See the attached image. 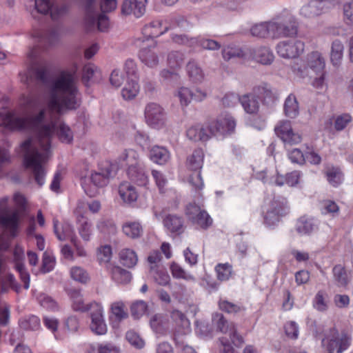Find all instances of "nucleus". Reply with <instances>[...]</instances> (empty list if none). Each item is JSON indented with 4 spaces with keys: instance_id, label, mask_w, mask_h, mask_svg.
Instances as JSON below:
<instances>
[{
    "instance_id": "dca6fc26",
    "label": "nucleus",
    "mask_w": 353,
    "mask_h": 353,
    "mask_svg": "<svg viewBox=\"0 0 353 353\" xmlns=\"http://www.w3.org/2000/svg\"><path fill=\"white\" fill-rule=\"evenodd\" d=\"M269 37L279 38L282 37H292L297 33V26L292 24L290 26L281 23L268 22Z\"/></svg>"
},
{
    "instance_id": "393cba45",
    "label": "nucleus",
    "mask_w": 353,
    "mask_h": 353,
    "mask_svg": "<svg viewBox=\"0 0 353 353\" xmlns=\"http://www.w3.org/2000/svg\"><path fill=\"white\" fill-rule=\"evenodd\" d=\"M149 157L154 163L164 165L169 161L170 154L165 148L154 145L150 150Z\"/></svg>"
},
{
    "instance_id": "ea45409f",
    "label": "nucleus",
    "mask_w": 353,
    "mask_h": 353,
    "mask_svg": "<svg viewBox=\"0 0 353 353\" xmlns=\"http://www.w3.org/2000/svg\"><path fill=\"white\" fill-rule=\"evenodd\" d=\"M52 2L50 0H34L33 8L30 10V14L34 19L39 14L46 15L49 13Z\"/></svg>"
},
{
    "instance_id": "a211bd4d",
    "label": "nucleus",
    "mask_w": 353,
    "mask_h": 353,
    "mask_svg": "<svg viewBox=\"0 0 353 353\" xmlns=\"http://www.w3.org/2000/svg\"><path fill=\"white\" fill-rule=\"evenodd\" d=\"M338 0H312L300 10V14L305 18H313L320 15L323 8V3H335Z\"/></svg>"
},
{
    "instance_id": "4468645a",
    "label": "nucleus",
    "mask_w": 353,
    "mask_h": 353,
    "mask_svg": "<svg viewBox=\"0 0 353 353\" xmlns=\"http://www.w3.org/2000/svg\"><path fill=\"white\" fill-rule=\"evenodd\" d=\"M157 43L152 41V44L148 48L143 47L139 50V58L142 63L150 68H157L160 62L159 54L156 50Z\"/></svg>"
},
{
    "instance_id": "ddd939ff",
    "label": "nucleus",
    "mask_w": 353,
    "mask_h": 353,
    "mask_svg": "<svg viewBox=\"0 0 353 353\" xmlns=\"http://www.w3.org/2000/svg\"><path fill=\"white\" fill-rule=\"evenodd\" d=\"M32 37L41 45L48 47L58 42L61 37V31L58 27L52 28L48 31L35 30L32 32Z\"/></svg>"
},
{
    "instance_id": "9b49d317",
    "label": "nucleus",
    "mask_w": 353,
    "mask_h": 353,
    "mask_svg": "<svg viewBox=\"0 0 353 353\" xmlns=\"http://www.w3.org/2000/svg\"><path fill=\"white\" fill-rule=\"evenodd\" d=\"M304 43L300 40L281 41L276 46L279 56L285 59L295 58L304 50Z\"/></svg>"
},
{
    "instance_id": "4d7b16f0",
    "label": "nucleus",
    "mask_w": 353,
    "mask_h": 353,
    "mask_svg": "<svg viewBox=\"0 0 353 353\" xmlns=\"http://www.w3.org/2000/svg\"><path fill=\"white\" fill-rule=\"evenodd\" d=\"M79 232L84 241H89L92 233V223L86 219L82 217L79 220Z\"/></svg>"
},
{
    "instance_id": "b1692460",
    "label": "nucleus",
    "mask_w": 353,
    "mask_h": 353,
    "mask_svg": "<svg viewBox=\"0 0 353 353\" xmlns=\"http://www.w3.org/2000/svg\"><path fill=\"white\" fill-rule=\"evenodd\" d=\"M240 103L245 112L250 114H255L259 110V102L253 93L243 94L240 97Z\"/></svg>"
},
{
    "instance_id": "c9c22d12",
    "label": "nucleus",
    "mask_w": 353,
    "mask_h": 353,
    "mask_svg": "<svg viewBox=\"0 0 353 353\" xmlns=\"http://www.w3.org/2000/svg\"><path fill=\"white\" fill-rule=\"evenodd\" d=\"M101 74L98 68L91 63H88L83 67L82 79L88 85L91 82H97L101 79Z\"/></svg>"
},
{
    "instance_id": "680f3d73",
    "label": "nucleus",
    "mask_w": 353,
    "mask_h": 353,
    "mask_svg": "<svg viewBox=\"0 0 353 353\" xmlns=\"http://www.w3.org/2000/svg\"><path fill=\"white\" fill-rule=\"evenodd\" d=\"M111 312L118 321H121L128 317V313L125 311V306L123 302H114L111 305Z\"/></svg>"
},
{
    "instance_id": "7ed1b4c3",
    "label": "nucleus",
    "mask_w": 353,
    "mask_h": 353,
    "mask_svg": "<svg viewBox=\"0 0 353 353\" xmlns=\"http://www.w3.org/2000/svg\"><path fill=\"white\" fill-rule=\"evenodd\" d=\"M112 172V166L108 162L100 165L98 170L92 172L89 177L90 183L95 188H87L84 186L86 194L90 196H95L97 193V188H103L108 184Z\"/></svg>"
},
{
    "instance_id": "aec40b11",
    "label": "nucleus",
    "mask_w": 353,
    "mask_h": 353,
    "mask_svg": "<svg viewBox=\"0 0 353 353\" xmlns=\"http://www.w3.org/2000/svg\"><path fill=\"white\" fill-rule=\"evenodd\" d=\"M53 229L54 232L59 241H65L67 239L70 240V241L76 245V241H77V237L75 234L73 227L68 223H65L61 225V229L63 231V234L60 233L59 221L57 219H53Z\"/></svg>"
},
{
    "instance_id": "f704fd0d",
    "label": "nucleus",
    "mask_w": 353,
    "mask_h": 353,
    "mask_svg": "<svg viewBox=\"0 0 353 353\" xmlns=\"http://www.w3.org/2000/svg\"><path fill=\"white\" fill-rule=\"evenodd\" d=\"M128 174L129 178L139 185L145 186L148 183V177L140 165L128 169Z\"/></svg>"
},
{
    "instance_id": "4be33fe9",
    "label": "nucleus",
    "mask_w": 353,
    "mask_h": 353,
    "mask_svg": "<svg viewBox=\"0 0 353 353\" xmlns=\"http://www.w3.org/2000/svg\"><path fill=\"white\" fill-rule=\"evenodd\" d=\"M150 325L153 332L159 336L166 335L169 332V320L161 314H156L150 320Z\"/></svg>"
},
{
    "instance_id": "473e14b6",
    "label": "nucleus",
    "mask_w": 353,
    "mask_h": 353,
    "mask_svg": "<svg viewBox=\"0 0 353 353\" xmlns=\"http://www.w3.org/2000/svg\"><path fill=\"white\" fill-rule=\"evenodd\" d=\"M122 231L128 237L135 239L141 237L143 234V228L139 222L128 221L123 223Z\"/></svg>"
},
{
    "instance_id": "338daca9",
    "label": "nucleus",
    "mask_w": 353,
    "mask_h": 353,
    "mask_svg": "<svg viewBox=\"0 0 353 353\" xmlns=\"http://www.w3.org/2000/svg\"><path fill=\"white\" fill-rule=\"evenodd\" d=\"M125 338L128 341L136 348L141 349L145 345L144 341L133 330L128 331L126 333Z\"/></svg>"
},
{
    "instance_id": "0eeeda50",
    "label": "nucleus",
    "mask_w": 353,
    "mask_h": 353,
    "mask_svg": "<svg viewBox=\"0 0 353 353\" xmlns=\"http://www.w3.org/2000/svg\"><path fill=\"white\" fill-rule=\"evenodd\" d=\"M288 212V207L285 201L274 200L270 203L264 215V223L269 227L274 226L280 221L281 217Z\"/></svg>"
},
{
    "instance_id": "f257e3e1",
    "label": "nucleus",
    "mask_w": 353,
    "mask_h": 353,
    "mask_svg": "<svg viewBox=\"0 0 353 353\" xmlns=\"http://www.w3.org/2000/svg\"><path fill=\"white\" fill-rule=\"evenodd\" d=\"M34 75L41 83H48V72L45 66L36 67ZM79 95L74 72L63 71L49 82L46 105L38 100H31L26 114L0 111L1 127L10 131L34 132L35 138L26 139L21 147L24 153V166L39 186L45 181L53 136L56 134L63 143L72 141V132L61 117L80 106Z\"/></svg>"
},
{
    "instance_id": "8fccbe9b",
    "label": "nucleus",
    "mask_w": 353,
    "mask_h": 353,
    "mask_svg": "<svg viewBox=\"0 0 353 353\" xmlns=\"http://www.w3.org/2000/svg\"><path fill=\"white\" fill-rule=\"evenodd\" d=\"M40 325V319L34 315L25 316L19 320V326L26 330H37Z\"/></svg>"
},
{
    "instance_id": "bf43d9fd",
    "label": "nucleus",
    "mask_w": 353,
    "mask_h": 353,
    "mask_svg": "<svg viewBox=\"0 0 353 353\" xmlns=\"http://www.w3.org/2000/svg\"><path fill=\"white\" fill-rule=\"evenodd\" d=\"M339 211V205L333 201L325 200L321 203V212L323 214H330L335 216Z\"/></svg>"
},
{
    "instance_id": "5701e85b",
    "label": "nucleus",
    "mask_w": 353,
    "mask_h": 353,
    "mask_svg": "<svg viewBox=\"0 0 353 353\" xmlns=\"http://www.w3.org/2000/svg\"><path fill=\"white\" fill-rule=\"evenodd\" d=\"M15 259V268L19 273L20 278L23 282L24 288L28 289L30 286V275L26 270L24 265L21 262L23 258V250L20 247H16L14 252Z\"/></svg>"
},
{
    "instance_id": "412c9836",
    "label": "nucleus",
    "mask_w": 353,
    "mask_h": 353,
    "mask_svg": "<svg viewBox=\"0 0 353 353\" xmlns=\"http://www.w3.org/2000/svg\"><path fill=\"white\" fill-rule=\"evenodd\" d=\"M318 227L319 223L316 220L303 216L296 221L295 230L299 235H310L312 232L316 230Z\"/></svg>"
},
{
    "instance_id": "f03ea898",
    "label": "nucleus",
    "mask_w": 353,
    "mask_h": 353,
    "mask_svg": "<svg viewBox=\"0 0 353 353\" xmlns=\"http://www.w3.org/2000/svg\"><path fill=\"white\" fill-rule=\"evenodd\" d=\"M85 4V16L84 23L85 28L89 31L96 28L101 32H105L110 27L109 19L101 14H97L94 6L95 0H84Z\"/></svg>"
},
{
    "instance_id": "09e8293b",
    "label": "nucleus",
    "mask_w": 353,
    "mask_h": 353,
    "mask_svg": "<svg viewBox=\"0 0 353 353\" xmlns=\"http://www.w3.org/2000/svg\"><path fill=\"white\" fill-rule=\"evenodd\" d=\"M313 307L319 312H325L328 309V295L325 290H319L316 294L313 301Z\"/></svg>"
},
{
    "instance_id": "f8f14e48",
    "label": "nucleus",
    "mask_w": 353,
    "mask_h": 353,
    "mask_svg": "<svg viewBox=\"0 0 353 353\" xmlns=\"http://www.w3.org/2000/svg\"><path fill=\"white\" fill-rule=\"evenodd\" d=\"M91 323L90 329L97 334H104L107 331L103 316V307L97 302L90 303Z\"/></svg>"
},
{
    "instance_id": "c85d7f7f",
    "label": "nucleus",
    "mask_w": 353,
    "mask_h": 353,
    "mask_svg": "<svg viewBox=\"0 0 353 353\" xmlns=\"http://www.w3.org/2000/svg\"><path fill=\"white\" fill-rule=\"evenodd\" d=\"M139 154L135 150H125L119 156V163L121 166H127L130 169L139 165Z\"/></svg>"
},
{
    "instance_id": "79ce46f5",
    "label": "nucleus",
    "mask_w": 353,
    "mask_h": 353,
    "mask_svg": "<svg viewBox=\"0 0 353 353\" xmlns=\"http://www.w3.org/2000/svg\"><path fill=\"white\" fill-rule=\"evenodd\" d=\"M163 224L172 233L180 234L183 232L182 219L176 215H168L163 220Z\"/></svg>"
},
{
    "instance_id": "de8ad7c7",
    "label": "nucleus",
    "mask_w": 353,
    "mask_h": 353,
    "mask_svg": "<svg viewBox=\"0 0 353 353\" xmlns=\"http://www.w3.org/2000/svg\"><path fill=\"white\" fill-rule=\"evenodd\" d=\"M150 272L155 282L159 285L165 286L170 281V275L164 269H159V267L150 266Z\"/></svg>"
},
{
    "instance_id": "a19ab883",
    "label": "nucleus",
    "mask_w": 353,
    "mask_h": 353,
    "mask_svg": "<svg viewBox=\"0 0 353 353\" xmlns=\"http://www.w3.org/2000/svg\"><path fill=\"white\" fill-rule=\"evenodd\" d=\"M110 274L112 280L119 284H127L132 279L131 273L119 266H113L110 270Z\"/></svg>"
},
{
    "instance_id": "58836bf2",
    "label": "nucleus",
    "mask_w": 353,
    "mask_h": 353,
    "mask_svg": "<svg viewBox=\"0 0 353 353\" xmlns=\"http://www.w3.org/2000/svg\"><path fill=\"white\" fill-rule=\"evenodd\" d=\"M185 54L181 51L174 50L167 55V64L173 70H179L183 65Z\"/></svg>"
},
{
    "instance_id": "3c124183",
    "label": "nucleus",
    "mask_w": 353,
    "mask_h": 353,
    "mask_svg": "<svg viewBox=\"0 0 353 353\" xmlns=\"http://www.w3.org/2000/svg\"><path fill=\"white\" fill-rule=\"evenodd\" d=\"M172 275L175 279H182L188 281H195L193 275L187 273L179 264L173 263L170 265Z\"/></svg>"
},
{
    "instance_id": "423d86ee",
    "label": "nucleus",
    "mask_w": 353,
    "mask_h": 353,
    "mask_svg": "<svg viewBox=\"0 0 353 353\" xmlns=\"http://www.w3.org/2000/svg\"><path fill=\"white\" fill-rule=\"evenodd\" d=\"M144 115L146 123L152 128H159L165 125V110L157 103H148L145 108Z\"/></svg>"
},
{
    "instance_id": "774afa93",
    "label": "nucleus",
    "mask_w": 353,
    "mask_h": 353,
    "mask_svg": "<svg viewBox=\"0 0 353 353\" xmlns=\"http://www.w3.org/2000/svg\"><path fill=\"white\" fill-rule=\"evenodd\" d=\"M112 257V248L110 245H103L99 248L97 259L101 264L108 263Z\"/></svg>"
},
{
    "instance_id": "a18cd8bd",
    "label": "nucleus",
    "mask_w": 353,
    "mask_h": 353,
    "mask_svg": "<svg viewBox=\"0 0 353 353\" xmlns=\"http://www.w3.org/2000/svg\"><path fill=\"white\" fill-rule=\"evenodd\" d=\"M332 273L334 281L338 286L345 287L348 284L350 278L343 266L336 265L332 269Z\"/></svg>"
},
{
    "instance_id": "2f4dec72",
    "label": "nucleus",
    "mask_w": 353,
    "mask_h": 353,
    "mask_svg": "<svg viewBox=\"0 0 353 353\" xmlns=\"http://www.w3.org/2000/svg\"><path fill=\"white\" fill-rule=\"evenodd\" d=\"M307 65L314 72H321L325 68V59L319 52H312L307 54Z\"/></svg>"
},
{
    "instance_id": "37998d69",
    "label": "nucleus",
    "mask_w": 353,
    "mask_h": 353,
    "mask_svg": "<svg viewBox=\"0 0 353 353\" xmlns=\"http://www.w3.org/2000/svg\"><path fill=\"white\" fill-rule=\"evenodd\" d=\"M70 299L72 301V308L75 311H81L84 312L87 310H90V303L88 305L84 304L82 294L79 290H71L69 293Z\"/></svg>"
},
{
    "instance_id": "cd10ccee",
    "label": "nucleus",
    "mask_w": 353,
    "mask_h": 353,
    "mask_svg": "<svg viewBox=\"0 0 353 353\" xmlns=\"http://www.w3.org/2000/svg\"><path fill=\"white\" fill-rule=\"evenodd\" d=\"M119 193L125 203H131L137 201L138 194L135 188L129 182L125 181L120 184Z\"/></svg>"
},
{
    "instance_id": "1a4fd4ad",
    "label": "nucleus",
    "mask_w": 353,
    "mask_h": 353,
    "mask_svg": "<svg viewBox=\"0 0 353 353\" xmlns=\"http://www.w3.org/2000/svg\"><path fill=\"white\" fill-rule=\"evenodd\" d=\"M274 131L285 146L298 144L302 140L301 136L293 130L291 122L289 121H280L275 127Z\"/></svg>"
},
{
    "instance_id": "c03bdc74",
    "label": "nucleus",
    "mask_w": 353,
    "mask_h": 353,
    "mask_svg": "<svg viewBox=\"0 0 353 353\" xmlns=\"http://www.w3.org/2000/svg\"><path fill=\"white\" fill-rule=\"evenodd\" d=\"M139 85L137 80L129 79L122 89L121 95L125 100L134 99L139 92Z\"/></svg>"
},
{
    "instance_id": "13d9d810",
    "label": "nucleus",
    "mask_w": 353,
    "mask_h": 353,
    "mask_svg": "<svg viewBox=\"0 0 353 353\" xmlns=\"http://www.w3.org/2000/svg\"><path fill=\"white\" fill-rule=\"evenodd\" d=\"M329 183L333 186H337L341 183L342 174L339 169L335 168H328L325 172Z\"/></svg>"
},
{
    "instance_id": "6e6552de",
    "label": "nucleus",
    "mask_w": 353,
    "mask_h": 353,
    "mask_svg": "<svg viewBox=\"0 0 353 353\" xmlns=\"http://www.w3.org/2000/svg\"><path fill=\"white\" fill-rule=\"evenodd\" d=\"M212 321L218 330L229 334L234 345L240 346L243 343V337L237 333L236 325L233 323H228L222 314H214Z\"/></svg>"
},
{
    "instance_id": "052dcab7",
    "label": "nucleus",
    "mask_w": 353,
    "mask_h": 353,
    "mask_svg": "<svg viewBox=\"0 0 353 353\" xmlns=\"http://www.w3.org/2000/svg\"><path fill=\"white\" fill-rule=\"evenodd\" d=\"M268 22L255 24L250 29L252 36L260 38L269 37Z\"/></svg>"
},
{
    "instance_id": "6ab92c4d",
    "label": "nucleus",
    "mask_w": 353,
    "mask_h": 353,
    "mask_svg": "<svg viewBox=\"0 0 353 353\" xmlns=\"http://www.w3.org/2000/svg\"><path fill=\"white\" fill-rule=\"evenodd\" d=\"M170 316L175 325L176 334H187L190 332V322L182 312L174 310L172 311Z\"/></svg>"
},
{
    "instance_id": "20e7f679",
    "label": "nucleus",
    "mask_w": 353,
    "mask_h": 353,
    "mask_svg": "<svg viewBox=\"0 0 353 353\" xmlns=\"http://www.w3.org/2000/svg\"><path fill=\"white\" fill-rule=\"evenodd\" d=\"M8 197L0 199V224L8 230L10 235L14 237L17 235L19 215L17 211H10L8 209Z\"/></svg>"
},
{
    "instance_id": "bb28decb",
    "label": "nucleus",
    "mask_w": 353,
    "mask_h": 353,
    "mask_svg": "<svg viewBox=\"0 0 353 353\" xmlns=\"http://www.w3.org/2000/svg\"><path fill=\"white\" fill-rule=\"evenodd\" d=\"M186 71L190 81L193 83H201L203 81L204 72L195 60L191 59L188 62Z\"/></svg>"
},
{
    "instance_id": "e2e57ef3",
    "label": "nucleus",
    "mask_w": 353,
    "mask_h": 353,
    "mask_svg": "<svg viewBox=\"0 0 353 353\" xmlns=\"http://www.w3.org/2000/svg\"><path fill=\"white\" fill-rule=\"evenodd\" d=\"M148 308L147 303L143 301H137L131 305V314L136 318L139 319L145 314Z\"/></svg>"
},
{
    "instance_id": "a878e982",
    "label": "nucleus",
    "mask_w": 353,
    "mask_h": 353,
    "mask_svg": "<svg viewBox=\"0 0 353 353\" xmlns=\"http://www.w3.org/2000/svg\"><path fill=\"white\" fill-rule=\"evenodd\" d=\"M187 137L190 140L194 141H206L212 135L210 131V126L208 128H204L201 126H192L188 129L186 132Z\"/></svg>"
},
{
    "instance_id": "e433bc0d",
    "label": "nucleus",
    "mask_w": 353,
    "mask_h": 353,
    "mask_svg": "<svg viewBox=\"0 0 353 353\" xmlns=\"http://www.w3.org/2000/svg\"><path fill=\"white\" fill-rule=\"evenodd\" d=\"M203 151L200 148L196 149L192 154L188 157L186 165L190 170H199L203 166Z\"/></svg>"
},
{
    "instance_id": "9d476101",
    "label": "nucleus",
    "mask_w": 353,
    "mask_h": 353,
    "mask_svg": "<svg viewBox=\"0 0 353 353\" xmlns=\"http://www.w3.org/2000/svg\"><path fill=\"white\" fill-rule=\"evenodd\" d=\"M186 215L191 222L197 225L203 229H206L212 223V219L208 212L201 210V208L195 203H190L186 207Z\"/></svg>"
},
{
    "instance_id": "f3484780",
    "label": "nucleus",
    "mask_w": 353,
    "mask_h": 353,
    "mask_svg": "<svg viewBox=\"0 0 353 353\" xmlns=\"http://www.w3.org/2000/svg\"><path fill=\"white\" fill-rule=\"evenodd\" d=\"M236 127V121L230 115L225 114L220 117L216 121H213L210 125V131L211 134H216L218 132H232Z\"/></svg>"
},
{
    "instance_id": "603ef678",
    "label": "nucleus",
    "mask_w": 353,
    "mask_h": 353,
    "mask_svg": "<svg viewBox=\"0 0 353 353\" xmlns=\"http://www.w3.org/2000/svg\"><path fill=\"white\" fill-rule=\"evenodd\" d=\"M175 96L179 99L181 105L186 107L192 100V91L188 88L181 87L176 90Z\"/></svg>"
},
{
    "instance_id": "69168bd1",
    "label": "nucleus",
    "mask_w": 353,
    "mask_h": 353,
    "mask_svg": "<svg viewBox=\"0 0 353 353\" xmlns=\"http://www.w3.org/2000/svg\"><path fill=\"white\" fill-rule=\"evenodd\" d=\"M199 38V41L196 46H200L204 50H217L221 48V44L213 39Z\"/></svg>"
},
{
    "instance_id": "6e6d98bb",
    "label": "nucleus",
    "mask_w": 353,
    "mask_h": 353,
    "mask_svg": "<svg viewBox=\"0 0 353 353\" xmlns=\"http://www.w3.org/2000/svg\"><path fill=\"white\" fill-rule=\"evenodd\" d=\"M215 270L218 279L221 281L228 280L232 274V265L228 263L218 264L215 268Z\"/></svg>"
},
{
    "instance_id": "5fc2aeb1",
    "label": "nucleus",
    "mask_w": 353,
    "mask_h": 353,
    "mask_svg": "<svg viewBox=\"0 0 353 353\" xmlns=\"http://www.w3.org/2000/svg\"><path fill=\"white\" fill-rule=\"evenodd\" d=\"M172 39L179 45H183L190 48L196 47L199 41V38L189 37L186 34H174L172 37Z\"/></svg>"
},
{
    "instance_id": "72a5a7b5",
    "label": "nucleus",
    "mask_w": 353,
    "mask_h": 353,
    "mask_svg": "<svg viewBox=\"0 0 353 353\" xmlns=\"http://www.w3.org/2000/svg\"><path fill=\"white\" fill-rule=\"evenodd\" d=\"M121 263L128 268H134L138 262V256L136 252L130 248H123L119 252Z\"/></svg>"
},
{
    "instance_id": "2eb2a0df",
    "label": "nucleus",
    "mask_w": 353,
    "mask_h": 353,
    "mask_svg": "<svg viewBox=\"0 0 353 353\" xmlns=\"http://www.w3.org/2000/svg\"><path fill=\"white\" fill-rule=\"evenodd\" d=\"M170 28L171 27L163 21H153L143 27L142 30L143 41L145 39L148 40L149 39L158 37L168 32Z\"/></svg>"
},
{
    "instance_id": "4c0bfd02",
    "label": "nucleus",
    "mask_w": 353,
    "mask_h": 353,
    "mask_svg": "<svg viewBox=\"0 0 353 353\" xmlns=\"http://www.w3.org/2000/svg\"><path fill=\"white\" fill-rule=\"evenodd\" d=\"M253 93L256 96L257 99H261L265 103H270L275 99V95L268 84H263L256 87L253 90Z\"/></svg>"
},
{
    "instance_id": "49530a36",
    "label": "nucleus",
    "mask_w": 353,
    "mask_h": 353,
    "mask_svg": "<svg viewBox=\"0 0 353 353\" xmlns=\"http://www.w3.org/2000/svg\"><path fill=\"white\" fill-rule=\"evenodd\" d=\"M343 45L339 40H335L332 43L330 59L332 64L338 66L341 64L343 54Z\"/></svg>"
},
{
    "instance_id": "0e129e2a",
    "label": "nucleus",
    "mask_w": 353,
    "mask_h": 353,
    "mask_svg": "<svg viewBox=\"0 0 353 353\" xmlns=\"http://www.w3.org/2000/svg\"><path fill=\"white\" fill-rule=\"evenodd\" d=\"M309 67L303 60H299L292 66L294 73L300 78H304L309 75Z\"/></svg>"
},
{
    "instance_id": "39448f33",
    "label": "nucleus",
    "mask_w": 353,
    "mask_h": 353,
    "mask_svg": "<svg viewBox=\"0 0 353 353\" xmlns=\"http://www.w3.org/2000/svg\"><path fill=\"white\" fill-rule=\"evenodd\" d=\"M330 338L322 341L323 345L326 346L327 353H341L350 345V338L346 334H339L336 330L331 331Z\"/></svg>"
},
{
    "instance_id": "864d4df0",
    "label": "nucleus",
    "mask_w": 353,
    "mask_h": 353,
    "mask_svg": "<svg viewBox=\"0 0 353 353\" xmlns=\"http://www.w3.org/2000/svg\"><path fill=\"white\" fill-rule=\"evenodd\" d=\"M71 278L81 283H86L90 280L88 273L79 266L72 267L70 271Z\"/></svg>"
},
{
    "instance_id": "c756f323",
    "label": "nucleus",
    "mask_w": 353,
    "mask_h": 353,
    "mask_svg": "<svg viewBox=\"0 0 353 353\" xmlns=\"http://www.w3.org/2000/svg\"><path fill=\"white\" fill-rule=\"evenodd\" d=\"M253 59L263 65H270L274 59V56L270 48L259 47L253 50Z\"/></svg>"
},
{
    "instance_id": "7c9ffc66",
    "label": "nucleus",
    "mask_w": 353,
    "mask_h": 353,
    "mask_svg": "<svg viewBox=\"0 0 353 353\" xmlns=\"http://www.w3.org/2000/svg\"><path fill=\"white\" fill-rule=\"evenodd\" d=\"M283 111L285 115L290 119H295L299 114V105L296 97L293 94H290L285 99L283 105Z\"/></svg>"
}]
</instances>
